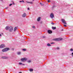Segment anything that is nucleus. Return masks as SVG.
Instances as JSON below:
<instances>
[{
  "label": "nucleus",
  "mask_w": 73,
  "mask_h": 73,
  "mask_svg": "<svg viewBox=\"0 0 73 73\" xmlns=\"http://www.w3.org/2000/svg\"><path fill=\"white\" fill-rule=\"evenodd\" d=\"M28 10H29V8H28Z\"/></svg>",
  "instance_id": "38"
},
{
  "label": "nucleus",
  "mask_w": 73,
  "mask_h": 73,
  "mask_svg": "<svg viewBox=\"0 0 73 73\" xmlns=\"http://www.w3.org/2000/svg\"><path fill=\"white\" fill-rule=\"evenodd\" d=\"M40 4L41 5H44V4H42V3H40Z\"/></svg>",
  "instance_id": "21"
},
{
  "label": "nucleus",
  "mask_w": 73,
  "mask_h": 73,
  "mask_svg": "<svg viewBox=\"0 0 73 73\" xmlns=\"http://www.w3.org/2000/svg\"><path fill=\"white\" fill-rule=\"evenodd\" d=\"M16 29H14V31H16Z\"/></svg>",
  "instance_id": "34"
},
{
  "label": "nucleus",
  "mask_w": 73,
  "mask_h": 73,
  "mask_svg": "<svg viewBox=\"0 0 73 73\" xmlns=\"http://www.w3.org/2000/svg\"><path fill=\"white\" fill-rule=\"evenodd\" d=\"M22 65H25V64H22Z\"/></svg>",
  "instance_id": "36"
},
{
  "label": "nucleus",
  "mask_w": 73,
  "mask_h": 73,
  "mask_svg": "<svg viewBox=\"0 0 73 73\" xmlns=\"http://www.w3.org/2000/svg\"><path fill=\"white\" fill-rule=\"evenodd\" d=\"M8 7H7L5 8V9H8Z\"/></svg>",
  "instance_id": "29"
},
{
  "label": "nucleus",
  "mask_w": 73,
  "mask_h": 73,
  "mask_svg": "<svg viewBox=\"0 0 73 73\" xmlns=\"http://www.w3.org/2000/svg\"><path fill=\"white\" fill-rule=\"evenodd\" d=\"M62 23L64 24H67V23H66V21L65 20V19H62Z\"/></svg>",
  "instance_id": "5"
},
{
  "label": "nucleus",
  "mask_w": 73,
  "mask_h": 73,
  "mask_svg": "<svg viewBox=\"0 0 73 73\" xmlns=\"http://www.w3.org/2000/svg\"><path fill=\"white\" fill-rule=\"evenodd\" d=\"M0 36L1 37V34H0Z\"/></svg>",
  "instance_id": "40"
},
{
  "label": "nucleus",
  "mask_w": 73,
  "mask_h": 73,
  "mask_svg": "<svg viewBox=\"0 0 73 73\" xmlns=\"http://www.w3.org/2000/svg\"><path fill=\"white\" fill-rule=\"evenodd\" d=\"M26 16H27V14H26V13H24L23 15H22V17H25Z\"/></svg>",
  "instance_id": "9"
},
{
  "label": "nucleus",
  "mask_w": 73,
  "mask_h": 73,
  "mask_svg": "<svg viewBox=\"0 0 73 73\" xmlns=\"http://www.w3.org/2000/svg\"><path fill=\"white\" fill-rule=\"evenodd\" d=\"M50 17L51 18V19H53L54 17V14L53 13H51L50 15Z\"/></svg>",
  "instance_id": "6"
},
{
  "label": "nucleus",
  "mask_w": 73,
  "mask_h": 73,
  "mask_svg": "<svg viewBox=\"0 0 73 73\" xmlns=\"http://www.w3.org/2000/svg\"><path fill=\"white\" fill-rule=\"evenodd\" d=\"M12 4H13V5H14V4H15V3H14L13 1H12Z\"/></svg>",
  "instance_id": "20"
},
{
  "label": "nucleus",
  "mask_w": 73,
  "mask_h": 73,
  "mask_svg": "<svg viewBox=\"0 0 73 73\" xmlns=\"http://www.w3.org/2000/svg\"><path fill=\"white\" fill-rule=\"evenodd\" d=\"M62 31H63V30H62Z\"/></svg>",
  "instance_id": "45"
},
{
  "label": "nucleus",
  "mask_w": 73,
  "mask_h": 73,
  "mask_svg": "<svg viewBox=\"0 0 73 73\" xmlns=\"http://www.w3.org/2000/svg\"><path fill=\"white\" fill-rule=\"evenodd\" d=\"M54 42H52V43H51V44H54Z\"/></svg>",
  "instance_id": "33"
},
{
  "label": "nucleus",
  "mask_w": 73,
  "mask_h": 73,
  "mask_svg": "<svg viewBox=\"0 0 73 73\" xmlns=\"http://www.w3.org/2000/svg\"><path fill=\"white\" fill-rule=\"evenodd\" d=\"M35 1V0H33V1Z\"/></svg>",
  "instance_id": "43"
},
{
  "label": "nucleus",
  "mask_w": 73,
  "mask_h": 73,
  "mask_svg": "<svg viewBox=\"0 0 73 73\" xmlns=\"http://www.w3.org/2000/svg\"><path fill=\"white\" fill-rule=\"evenodd\" d=\"M22 50H23V51H26V50H27V49H22Z\"/></svg>",
  "instance_id": "17"
},
{
  "label": "nucleus",
  "mask_w": 73,
  "mask_h": 73,
  "mask_svg": "<svg viewBox=\"0 0 73 73\" xmlns=\"http://www.w3.org/2000/svg\"><path fill=\"white\" fill-rule=\"evenodd\" d=\"M60 49V48L58 47H57V48H56V49Z\"/></svg>",
  "instance_id": "25"
},
{
  "label": "nucleus",
  "mask_w": 73,
  "mask_h": 73,
  "mask_svg": "<svg viewBox=\"0 0 73 73\" xmlns=\"http://www.w3.org/2000/svg\"><path fill=\"white\" fill-rule=\"evenodd\" d=\"M17 54L18 55H20V54H21V52H17Z\"/></svg>",
  "instance_id": "11"
},
{
  "label": "nucleus",
  "mask_w": 73,
  "mask_h": 73,
  "mask_svg": "<svg viewBox=\"0 0 73 73\" xmlns=\"http://www.w3.org/2000/svg\"><path fill=\"white\" fill-rule=\"evenodd\" d=\"M19 73H22V72H20Z\"/></svg>",
  "instance_id": "42"
},
{
  "label": "nucleus",
  "mask_w": 73,
  "mask_h": 73,
  "mask_svg": "<svg viewBox=\"0 0 73 73\" xmlns=\"http://www.w3.org/2000/svg\"><path fill=\"white\" fill-rule=\"evenodd\" d=\"M26 3H30V4H33V2H28V1H26Z\"/></svg>",
  "instance_id": "15"
},
{
  "label": "nucleus",
  "mask_w": 73,
  "mask_h": 73,
  "mask_svg": "<svg viewBox=\"0 0 73 73\" xmlns=\"http://www.w3.org/2000/svg\"><path fill=\"white\" fill-rule=\"evenodd\" d=\"M72 55H73V52L72 53Z\"/></svg>",
  "instance_id": "39"
},
{
  "label": "nucleus",
  "mask_w": 73,
  "mask_h": 73,
  "mask_svg": "<svg viewBox=\"0 0 73 73\" xmlns=\"http://www.w3.org/2000/svg\"><path fill=\"white\" fill-rule=\"evenodd\" d=\"M47 46H51V45L49 44V43H48L47 44Z\"/></svg>",
  "instance_id": "16"
},
{
  "label": "nucleus",
  "mask_w": 73,
  "mask_h": 73,
  "mask_svg": "<svg viewBox=\"0 0 73 73\" xmlns=\"http://www.w3.org/2000/svg\"><path fill=\"white\" fill-rule=\"evenodd\" d=\"M52 29H56V27H52Z\"/></svg>",
  "instance_id": "13"
},
{
  "label": "nucleus",
  "mask_w": 73,
  "mask_h": 73,
  "mask_svg": "<svg viewBox=\"0 0 73 73\" xmlns=\"http://www.w3.org/2000/svg\"><path fill=\"white\" fill-rule=\"evenodd\" d=\"M56 7V6L55 5H54L52 7V8H55Z\"/></svg>",
  "instance_id": "22"
},
{
  "label": "nucleus",
  "mask_w": 73,
  "mask_h": 73,
  "mask_svg": "<svg viewBox=\"0 0 73 73\" xmlns=\"http://www.w3.org/2000/svg\"><path fill=\"white\" fill-rule=\"evenodd\" d=\"M64 27H66V25H64Z\"/></svg>",
  "instance_id": "30"
},
{
  "label": "nucleus",
  "mask_w": 73,
  "mask_h": 73,
  "mask_svg": "<svg viewBox=\"0 0 73 73\" xmlns=\"http://www.w3.org/2000/svg\"><path fill=\"white\" fill-rule=\"evenodd\" d=\"M45 36H43V38H45Z\"/></svg>",
  "instance_id": "41"
},
{
  "label": "nucleus",
  "mask_w": 73,
  "mask_h": 73,
  "mask_svg": "<svg viewBox=\"0 0 73 73\" xmlns=\"http://www.w3.org/2000/svg\"><path fill=\"white\" fill-rule=\"evenodd\" d=\"M47 2H48V3H50V1L49 0H48Z\"/></svg>",
  "instance_id": "24"
},
{
  "label": "nucleus",
  "mask_w": 73,
  "mask_h": 73,
  "mask_svg": "<svg viewBox=\"0 0 73 73\" xmlns=\"http://www.w3.org/2000/svg\"><path fill=\"white\" fill-rule=\"evenodd\" d=\"M19 65H21V64H22V63H21V62H19Z\"/></svg>",
  "instance_id": "27"
},
{
  "label": "nucleus",
  "mask_w": 73,
  "mask_h": 73,
  "mask_svg": "<svg viewBox=\"0 0 73 73\" xmlns=\"http://www.w3.org/2000/svg\"><path fill=\"white\" fill-rule=\"evenodd\" d=\"M53 40L54 41H60V40H62V38H59L53 39Z\"/></svg>",
  "instance_id": "2"
},
{
  "label": "nucleus",
  "mask_w": 73,
  "mask_h": 73,
  "mask_svg": "<svg viewBox=\"0 0 73 73\" xmlns=\"http://www.w3.org/2000/svg\"><path fill=\"white\" fill-rule=\"evenodd\" d=\"M52 25H54V23H52Z\"/></svg>",
  "instance_id": "32"
},
{
  "label": "nucleus",
  "mask_w": 73,
  "mask_h": 73,
  "mask_svg": "<svg viewBox=\"0 0 73 73\" xmlns=\"http://www.w3.org/2000/svg\"><path fill=\"white\" fill-rule=\"evenodd\" d=\"M70 51H71V52H73V48H71L70 49Z\"/></svg>",
  "instance_id": "18"
},
{
  "label": "nucleus",
  "mask_w": 73,
  "mask_h": 73,
  "mask_svg": "<svg viewBox=\"0 0 73 73\" xmlns=\"http://www.w3.org/2000/svg\"><path fill=\"white\" fill-rule=\"evenodd\" d=\"M27 62H28V63H30L31 62V60H28L27 61Z\"/></svg>",
  "instance_id": "19"
},
{
  "label": "nucleus",
  "mask_w": 73,
  "mask_h": 73,
  "mask_svg": "<svg viewBox=\"0 0 73 73\" xmlns=\"http://www.w3.org/2000/svg\"><path fill=\"white\" fill-rule=\"evenodd\" d=\"M13 27L10 26H7L6 27V30H9V32H12L13 31Z\"/></svg>",
  "instance_id": "1"
},
{
  "label": "nucleus",
  "mask_w": 73,
  "mask_h": 73,
  "mask_svg": "<svg viewBox=\"0 0 73 73\" xmlns=\"http://www.w3.org/2000/svg\"><path fill=\"white\" fill-rule=\"evenodd\" d=\"M27 58H22L21 59V61L22 62H25V61H26L27 60Z\"/></svg>",
  "instance_id": "3"
},
{
  "label": "nucleus",
  "mask_w": 73,
  "mask_h": 73,
  "mask_svg": "<svg viewBox=\"0 0 73 73\" xmlns=\"http://www.w3.org/2000/svg\"><path fill=\"white\" fill-rule=\"evenodd\" d=\"M17 29V28L16 27H15L14 28V29Z\"/></svg>",
  "instance_id": "23"
},
{
  "label": "nucleus",
  "mask_w": 73,
  "mask_h": 73,
  "mask_svg": "<svg viewBox=\"0 0 73 73\" xmlns=\"http://www.w3.org/2000/svg\"><path fill=\"white\" fill-rule=\"evenodd\" d=\"M72 57H73V55H72Z\"/></svg>",
  "instance_id": "44"
},
{
  "label": "nucleus",
  "mask_w": 73,
  "mask_h": 73,
  "mask_svg": "<svg viewBox=\"0 0 73 73\" xmlns=\"http://www.w3.org/2000/svg\"><path fill=\"white\" fill-rule=\"evenodd\" d=\"M21 2H22V1H20V3H21Z\"/></svg>",
  "instance_id": "35"
},
{
  "label": "nucleus",
  "mask_w": 73,
  "mask_h": 73,
  "mask_svg": "<svg viewBox=\"0 0 73 73\" xmlns=\"http://www.w3.org/2000/svg\"><path fill=\"white\" fill-rule=\"evenodd\" d=\"M33 70L32 69H29L30 72H33Z\"/></svg>",
  "instance_id": "14"
},
{
  "label": "nucleus",
  "mask_w": 73,
  "mask_h": 73,
  "mask_svg": "<svg viewBox=\"0 0 73 73\" xmlns=\"http://www.w3.org/2000/svg\"><path fill=\"white\" fill-rule=\"evenodd\" d=\"M9 58L8 57L6 56H2V58H3V59H8Z\"/></svg>",
  "instance_id": "8"
},
{
  "label": "nucleus",
  "mask_w": 73,
  "mask_h": 73,
  "mask_svg": "<svg viewBox=\"0 0 73 73\" xmlns=\"http://www.w3.org/2000/svg\"><path fill=\"white\" fill-rule=\"evenodd\" d=\"M4 47H5V45L4 44H1L0 46V48H4Z\"/></svg>",
  "instance_id": "7"
},
{
  "label": "nucleus",
  "mask_w": 73,
  "mask_h": 73,
  "mask_svg": "<svg viewBox=\"0 0 73 73\" xmlns=\"http://www.w3.org/2000/svg\"><path fill=\"white\" fill-rule=\"evenodd\" d=\"M32 28H35V26H33Z\"/></svg>",
  "instance_id": "26"
},
{
  "label": "nucleus",
  "mask_w": 73,
  "mask_h": 73,
  "mask_svg": "<svg viewBox=\"0 0 73 73\" xmlns=\"http://www.w3.org/2000/svg\"><path fill=\"white\" fill-rule=\"evenodd\" d=\"M11 50H14V48H12V49H11Z\"/></svg>",
  "instance_id": "31"
},
{
  "label": "nucleus",
  "mask_w": 73,
  "mask_h": 73,
  "mask_svg": "<svg viewBox=\"0 0 73 73\" xmlns=\"http://www.w3.org/2000/svg\"><path fill=\"white\" fill-rule=\"evenodd\" d=\"M48 32L50 34V33H52V31L51 30H48Z\"/></svg>",
  "instance_id": "10"
},
{
  "label": "nucleus",
  "mask_w": 73,
  "mask_h": 73,
  "mask_svg": "<svg viewBox=\"0 0 73 73\" xmlns=\"http://www.w3.org/2000/svg\"><path fill=\"white\" fill-rule=\"evenodd\" d=\"M12 5V4L11 3L9 5V6H11Z\"/></svg>",
  "instance_id": "28"
},
{
  "label": "nucleus",
  "mask_w": 73,
  "mask_h": 73,
  "mask_svg": "<svg viewBox=\"0 0 73 73\" xmlns=\"http://www.w3.org/2000/svg\"><path fill=\"white\" fill-rule=\"evenodd\" d=\"M40 19H41V18L40 17H39V18H38L37 19L38 21H39L40 20Z\"/></svg>",
  "instance_id": "12"
},
{
  "label": "nucleus",
  "mask_w": 73,
  "mask_h": 73,
  "mask_svg": "<svg viewBox=\"0 0 73 73\" xmlns=\"http://www.w3.org/2000/svg\"><path fill=\"white\" fill-rule=\"evenodd\" d=\"M22 2H23V3H24V1H23Z\"/></svg>",
  "instance_id": "37"
},
{
  "label": "nucleus",
  "mask_w": 73,
  "mask_h": 73,
  "mask_svg": "<svg viewBox=\"0 0 73 73\" xmlns=\"http://www.w3.org/2000/svg\"><path fill=\"white\" fill-rule=\"evenodd\" d=\"M9 49V48H4L2 50V52H6V51H7V50H8Z\"/></svg>",
  "instance_id": "4"
}]
</instances>
